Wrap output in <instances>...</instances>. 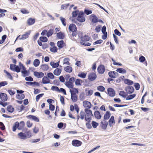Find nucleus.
<instances>
[{
	"label": "nucleus",
	"instance_id": "1",
	"mask_svg": "<svg viewBox=\"0 0 153 153\" xmlns=\"http://www.w3.org/2000/svg\"><path fill=\"white\" fill-rule=\"evenodd\" d=\"M85 111L86 113L85 117V120L86 121L90 122L92 120L91 116H93L92 111L90 109H85Z\"/></svg>",
	"mask_w": 153,
	"mask_h": 153
},
{
	"label": "nucleus",
	"instance_id": "2",
	"mask_svg": "<svg viewBox=\"0 0 153 153\" xmlns=\"http://www.w3.org/2000/svg\"><path fill=\"white\" fill-rule=\"evenodd\" d=\"M76 19L78 21L81 23L85 21L86 19L83 12L82 11L79 12Z\"/></svg>",
	"mask_w": 153,
	"mask_h": 153
},
{
	"label": "nucleus",
	"instance_id": "3",
	"mask_svg": "<svg viewBox=\"0 0 153 153\" xmlns=\"http://www.w3.org/2000/svg\"><path fill=\"white\" fill-rule=\"evenodd\" d=\"M125 90L127 94H131L134 91V88L132 86H128L126 87Z\"/></svg>",
	"mask_w": 153,
	"mask_h": 153
},
{
	"label": "nucleus",
	"instance_id": "4",
	"mask_svg": "<svg viewBox=\"0 0 153 153\" xmlns=\"http://www.w3.org/2000/svg\"><path fill=\"white\" fill-rule=\"evenodd\" d=\"M108 94L111 97L115 96V92L113 89L111 88H108L107 89Z\"/></svg>",
	"mask_w": 153,
	"mask_h": 153
},
{
	"label": "nucleus",
	"instance_id": "5",
	"mask_svg": "<svg viewBox=\"0 0 153 153\" xmlns=\"http://www.w3.org/2000/svg\"><path fill=\"white\" fill-rule=\"evenodd\" d=\"M82 142L77 140H74L72 142V145L74 146H79L82 144Z\"/></svg>",
	"mask_w": 153,
	"mask_h": 153
},
{
	"label": "nucleus",
	"instance_id": "6",
	"mask_svg": "<svg viewBox=\"0 0 153 153\" xmlns=\"http://www.w3.org/2000/svg\"><path fill=\"white\" fill-rule=\"evenodd\" d=\"M98 72L100 74H103L105 71V68L104 65H100L97 68Z\"/></svg>",
	"mask_w": 153,
	"mask_h": 153
},
{
	"label": "nucleus",
	"instance_id": "7",
	"mask_svg": "<svg viewBox=\"0 0 153 153\" xmlns=\"http://www.w3.org/2000/svg\"><path fill=\"white\" fill-rule=\"evenodd\" d=\"M83 105L84 107L86 108V109L90 108L91 104L90 102L87 101H84L83 102Z\"/></svg>",
	"mask_w": 153,
	"mask_h": 153
},
{
	"label": "nucleus",
	"instance_id": "8",
	"mask_svg": "<svg viewBox=\"0 0 153 153\" xmlns=\"http://www.w3.org/2000/svg\"><path fill=\"white\" fill-rule=\"evenodd\" d=\"M0 99L1 101L4 102L7 100V94L3 93H0Z\"/></svg>",
	"mask_w": 153,
	"mask_h": 153
},
{
	"label": "nucleus",
	"instance_id": "9",
	"mask_svg": "<svg viewBox=\"0 0 153 153\" xmlns=\"http://www.w3.org/2000/svg\"><path fill=\"white\" fill-rule=\"evenodd\" d=\"M27 117L28 119H31L36 122H39V118L34 115H30L27 116Z\"/></svg>",
	"mask_w": 153,
	"mask_h": 153
},
{
	"label": "nucleus",
	"instance_id": "10",
	"mask_svg": "<svg viewBox=\"0 0 153 153\" xmlns=\"http://www.w3.org/2000/svg\"><path fill=\"white\" fill-rule=\"evenodd\" d=\"M30 33V31H28L26 32L22 36V37L19 38V39L20 40L25 39L28 37Z\"/></svg>",
	"mask_w": 153,
	"mask_h": 153
},
{
	"label": "nucleus",
	"instance_id": "11",
	"mask_svg": "<svg viewBox=\"0 0 153 153\" xmlns=\"http://www.w3.org/2000/svg\"><path fill=\"white\" fill-rule=\"evenodd\" d=\"M34 75L37 78H40L43 76L44 74L43 72L34 71Z\"/></svg>",
	"mask_w": 153,
	"mask_h": 153
},
{
	"label": "nucleus",
	"instance_id": "12",
	"mask_svg": "<svg viewBox=\"0 0 153 153\" xmlns=\"http://www.w3.org/2000/svg\"><path fill=\"white\" fill-rule=\"evenodd\" d=\"M69 29L70 31L72 32H76L77 30L76 25L73 24H71L69 27Z\"/></svg>",
	"mask_w": 153,
	"mask_h": 153
},
{
	"label": "nucleus",
	"instance_id": "13",
	"mask_svg": "<svg viewBox=\"0 0 153 153\" xmlns=\"http://www.w3.org/2000/svg\"><path fill=\"white\" fill-rule=\"evenodd\" d=\"M97 77L96 74L94 73H92L88 76V79L91 81L95 80Z\"/></svg>",
	"mask_w": 153,
	"mask_h": 153
},
{
	"label": "nucleus",
	"instance_id": "14",
	"mask_svg": "<svg viewBox=\"0 0 153 153\" xmlns=\"http://www.w3.org/2000/svg\"><path fill=\"white\" fill-rule=\"evenodd\" d=\"M101 128L104 130H105L108 124V122L105 120L102 121L101 122Z\"/></svg>",
	"mask_w": 153,
	"mask_h": 153
},
{
	"label": "nucleus",
	"instance_id": "15",
	"mask_svg": "<svg viewBox=\"0 0 153 153\" xmlns=\"http://www.w3.org/2000/svg\"><path fill=\"white\" fill-rule=\"evenodd\" d=\"M64 42L63 40L58 41L57 43V45L59 49L62 48L64 47Z\"/></svg>",
	"mask_w": 153,
	"mask_h": 153
},
{
	"label": "nucleus",
	"instance_id": "16",
	"mask_svg": "<svg viewBox=\"0 0 153 153\" xmlns=\"http://www.w3.org/2000/svg\"><path fill=\"white\" fill-rule=\"evenodd\" d=\"M56 36L59 39H63L65 37V35L63 32L60 31L57 33Z\"/></svg>",
	"mask_w": 153,
	"mask_h": 153
},
{
	"label": "nucleus",
	"instance_id": "17",
	"mask_svg": "<svg viewBox=\"0 0 153 153\" xmlns=\"http://www.w3.org/2000/svg\"><path fill=\"white\" fill-rule=\"evenodd\" d=\"M93 18L91 19V22L93 23L98 22V18L94 14H92L90 16Z\"/></svg>",
	"mask_w": 153,
	"mask_h": 153
},
{
	"label": "nucleus",
	"instance_id": "18",
	"mask_svg": "<svg viewBox=\"0 0 153 153\" xmlns=\"http://www.w3.org/2000/svg\"><path fill=\"white\" fill-rule=\"evenodd\" d=\"M81 40L80 42H85L88 41L90 39V37L87 35H85L84 36H82L81 37Z\"/></svg>",
	"mask_w": 153,
	"mask_h": 153
},
{
	"label": "nucleus",
	"instance_id": "19",
	"mask_svg": "<svg viewBox=\"0 0 153 153\" xmlns=\"http://www.w3.org/2000/svg\"><path fill=\"white\" fill-rule=\"evenodd\" d=\"M18 135L19 138L21 139L25 140L27 138L26 135L22 132L18 133Z\"/></svg>",
	"mask_w": 153,
	"mask_h": 153
},
{
	"label": "nucleus",
	"instance_id": "20",
	"mask_svg": "<svg viewBox=\"0 0 153 153\" xmlns=\"http://www.w3.org/2000/svg\"><path fill=\"white\" fill-rule=\"evenodd\" d=\"M114 117L113 116H112L109 120L108 125L111 127L112 126V124L113 123H115V121L114 120Z\"/></svg>",
	"mask_w": 153,
	"mask_h": 153
},
{
	"label": "nucleus",
	"instance_id": "21",
	"mask_svg": "<svg viewBox=\"0 0 153 153\" xmlns=\"http://www.w3.org/2000/svg\"><path fill=\"white\" fill-rule=\"evenodd\" d=\"M94 115L95 117L98 119H100L101 117V115L100 112L98 111H96L94 112Z\"/></svg>",
	"mask_w": 153,
	"mask_h": 153
},
{
	"label": "nucleus",
	"instance_id": "22",
	"mask_svg": "<svg viewBox=\"0 0 153 153\" xmlns=\"http://www.w3.org/2000/svg\"><path fill=\"white\" fill-rule=\"evenodd\" d=\"M60 61H59L56 63H54L53 62H51L50 63V65L53 68H56L59 65Z\"/></svg>",
	"mask_w": 153,
	"mask_h": 153
},
{
	"label": "nucleus",
	"instance_id": "23",
	"mask_svg": "<svg viewBox=\"0 0 153 153\" xmlns=\"http://www.w3.org/2000/svg\"><path fill=\"white\" fill-rule=\"evenodd\" d=\"M111 116V113L109 111H107L105 112V114L104 116V120H108L109 119Z\"/></svg>",
	"mask_w": 153,
	"mask_h": 153
},
{
	"label": "nucleus",
	"instance_id": "24",
	"mask_svg": "<svg viewBox=\"0 0 153 153\" xmlns=\"http://www.w3.org/2000/svg\"><path fill=\"white\" fill-rule=\"evenodd\" d=\"M42 82L44 84H48L50 83V80L47 77L44 76L42 79Z\"/></svg>",
	"mask_w": 153,
	"mask_h": 153
},
{
	"label": "nucleus",
	"instance_id": "25",
	"mask_svg": "<svg viewBox=\"0 0 153 153\" xmlns=\"http://www.w3.org/2000/svg\"><path fill=\"white\" fill-rule=\"evenodd\" d=\"M25 84L31 86L36 85L37 86H39V84L36 81L31 82H26Z\"/></svg>",
	"mask_w": 153,
	"mask_h": 153
},
{
	"label": "nucleus",
	"instance_id": "26",
	"mask_svg": "<svg viewBox=\"0 0 153 153\" xmlns=\"http://www.w3.org/2000/svg\"><path fill=\"white\" fill-rule=\"evenodd\" d=\"M61 71V69L59 68H57L54 71L53 74L55 75L59 76L60 74Z\"/></svg>",
	"mask_w": 153,
	"mask_h": 153
},
{
	"label": "nucleus",
	"instance_id": "27",
	"mask_svg": "<svg viewBox=\"0 0 153 153\" xmlns=\"http://www.w3.org/2000/svg\"><path fill=\"white\" fill-rule=\"evenodd\" d=\"M71 99L74 102H76L78 100V96L76 95L71 94Z\"/></svg>",
	"mask_w": 153,
	"mask_h": 153
},
{
	"label": "nucleus",
	"instance_id": "28",
	"mask_svg": "<svg viewBox=\"0 0 153 153\" xmlns=\"http://www.w3.org/2000/svg\"><path fill=\"white\" fill-rule=\"evenodd\" d=\"M27 24L29 25H31L33 24L35 22V20L32 18H29L27 21Z\"/></svg>",
	"mask_w": 153,
	"mask_h": 153
},
{
	"label": "nucleus",
	"instance_id": "29",
	"mask_svg": "<svg viewBox=\"0 0 153 153\" xmlns=\"http://www.w3.org/2000/svg\"><path fill=\"white\" fill-rule=\"evenodd\" d=\"M65 85L68 88H74L73 83L68 82V81H66L65 82Z\"/></svg>",
	"mask_w": 153,
	"mask_h": 153
},
{
	"label": "nucleus",
	"instance_id": "30",
	"mask_svg": "<svg viewBox=\"0 0 153 153\" xmlns=\"http://www.w3.org/2000/svg\"><path fill=\"white\" fill-rule=\"evenodd\" d=\"M41 68L42 69L43 71H46L49 69V66L48 65L46 64H42L40 66Z\"/></svg>",
	"mask_w": 153,
	"mask_h": 153
},
{
	"label": "nucleus",
	"instance_id": "31",
	"mask_svg": "<svg viewBox=\"0 0 153 153\" xmlns=\"http://www.w3.org/2000/svg\"><path fill=\"white\" fill-rule=\"evenodd\" d=\"M73 89L72 90L70 89V92L71 93V94H73L76 95L77 94H78V89L75 88H72Z\"/></svg>",
	"mask_w": 153,
	"mask_h": 153
},
{
	"label": "nucleus",
	"instance_id": "32",
	"mask_svg": "<svg viewBox=\"0 0 153 153\" xmlns=\"http://www.w3.org/2000/svg\"><path fill=\"white\" fill-rule=\"evenodd\" d=\"M19 126V123L18 122H16L13 127V131H16L17 128L18 129Z\"/></svg>",
	"mask_w": 153,
	"mask_h": 153
},
{
	"label": "nucleus",
	"instance_id": "33",
	"mask_svg": "<svg viewBox=\"0 0 153 153\" xmlns=\"http://www.w3.org/2000/svg\"><path fill=\"white\" fill-rule=\"evenodd\" d=\"M64 70L67 72L71 73L72 71V68L70 66H68L64 68Z\"/></svg>",
	"mask_w": 153,
	"mask_h": 153
},
{
	"label": "nucleus",
	"instance_id": "34",
	"mask_svg": "<svg viewBox=\"0 0 153 153\" xmlns=\"http://www.w3.org/2000/svg\"><path fill=\"white\" fill-rule=\"evenodd\" d=\"M124 82L125 84L128 85H132L133 83V82L130 79H126L124 80Z\"/></svg>",
	"mask_w": 153,
	"mask_h": 153
},
{
	"label": "nucleus",
	"instance_id": "35",
	"mask_svg": "<svg viewBox=\"0 0 153 153\" xmlns=\"http://www.w3.org/2000/svg\"><path fill=\"white\" fill-rule=\"evenodd\" d=\"M116 71L121 74H126V70L123 68H118Z\"/></svg>",
	"mask_w": 153,
	"mask_h": 153
},
{
	"label": "nucleus",
	"instance_id": "36",
	"mask_svg": "<svg viewBox=\"0 0 153 153\" xmlns=\"http://www.w3.org/2000/svg\"><path fill=\"white\" fill-rule=\"evenodd\" d=\"M54 29H51L48 31H47L46 35L48 37L51 36L53 33Z\"/></svg>",
	"mask_w": 153,
	"mask_h": 153
},
{
	"label": "nucleus",
	"instance_id": "37",
	"mask_svg": "<svg viewBox=\"0 0 153 153\" xmlns=\"http://www.w3.org/2000/svg\"><path fill=\"white\" fill-rule=\"evenodd\" d=\"M7 109V111L10 113H12L14 111V108L11 105L8 106Z\"/></svg>",
	"mask_w": 153,
	"mask_h": 153
},
{
	"label": "nucleus",
	"instance_id": "38",
	"mask_svg": "<svg viewBox=\"0 0 153 153\" xmlns=\"http://www.w3.org/2000/svg\"><path fill=\"white\" fill-rule=\"evenodd\" d=\"M40 61L38 59H36L33 62L34 66L35 67H38L39 65Z\"/></svg>",
	"mask_w": 153,
	"mask_h": 153
},
{
	"label": "nucleus",
	"instance_id": "39",
	"mask_svg": "<svg viewBox=\"0 0 153 153\" xmlns=\"http://www.w3.org/2000/svg\"><path fill=\"white\" fill-rule=\"evenodd\" d=\"M21 68L19 66L16 65L15 66L14 69H13V71L16 72L17 73H19L21 71Z\"/></svg>",
	"mask_w": 153,
	"mask_h": 153
},
{
	"label": "nucleus",
	"instance_id": "40",
	"mask_svg": "<svg viewBox=\"0 0 153 153\" xmlns=\"http://www.w3.org/2000/svg\"><path fill=\"white\" fill-rule=\"evenodd\" d=\"M22 73L23 74V76L25 77L26 76H28L29 75V71L25 70V71H21Z\"/></svg>",
	"mask_w": 153,
	"mask_h": 153
},
{
	"label": "nucleus",
	"instance_id": "41",
	"mask_svg": "<svg viewBox=\"0 0 153 153\" xmlns=\"http://www.w3.org/2000/svg\"><path fill=\"white\" fill-rule=\"evenodd\" d=\"M25 123L24 121H22L20 122L19 124V126L18 128L19 130L22 129L25 126Z\"/></svg>",
	"mask_w": 153,
	"mask_h": 153
},
{
	"label": "nucleus",
	"instance_id": "42",
	"mask_svg": "<svg viewBox=\"0 0 153 153\" xmlns=\"http://www.w3.org/2000/svg\"><path fill=\"white\" fill-rule=\"evenodd\" d=\"M136 96V94H130L126 98V100H131L134 98Z\"/></svg>",
	"mask_w": 153,
	"mask_h": 153
},
{
	"label": "nucleus",
	"instance_id": "43",
	"mask_svg": "<svg viewBox=\"0 0 153 153\" xmlns=\"http://www.w3.org/2000/svg\"><path fill=\"white\" fill-rule=\"evenodd\" d=\"M84 14H85L87 15H88L92 13V11L91 10H88L87 9L85 8L84 11Z\"/></svg>",
	"mask_w": 153,
	"mask_h": 153
},
{
	"label": "nucleus",
	"instance_id": "44",
	"mask_svg": "<svg viewBox=\"0 0 153 153\" xmlns=\"http://www.w3.org/2000/svg\"><path fill=\"white\" fill-rule=\"evenodd\" d=\"M16 97L19 100H22L24 98L25 96L24 94H17Z\"/></svg>",
	"mask_w": 153,
	"mask_h": 153
},
{
	"label": "nucleus",
	"instance_id": "45",
	"mask_svg": "<svg viewBox=\"0 0 153 153\" xmlns=\"http://www.w3.org/2000/svg\"><path fill=\"white\" fill-rule=\"evenodd\" d=\"M79 11L78 10H76L74 11H73L72 13V16L73 17H75L78 15L79 13Z\"/></svg>",
	"mask_w": 153,
	"mask_h": 153
},
{
	"label": "nucleus",
	"instance_id": "46",
	"mask_svg": "<svg viewBox=\"0 0 153 153\" xmlns=\"http://www.w3.org/2000/svg\"><path fill=\"white\" fill-rule=\"evenodd\" d=\"M119 95L124 98H126L127 95L126 93L124 91H120Z\"/></svg>",
	"mask_w": 153,
	"mask_h": 153
},
{
	"label": "nucleus",
	"instance_id": "47",
	"mask_svg": "<svg viewBox=\"0 0 153 153\" xmlns=\"http://www.w3.org/2000/svg\"><path fill=\"white\" fill-rule=\"evenodd\" d=\"M48 78H50L51 79H54L55 76L51 72H49L47 74Z\"/></svg>",
	"mask_w": 153,
	"mask_h": 153
},
{
	"label": "nucleus",
	"instance_id": "48",
	"mask_svg": "<svg viewBox=\"0 0 153 153\" xmlns=\"http://www.w3.org/2000/svg\"><path fill=\"white\" fill-rule=\"evenodd\" d=\"M40 41L43 42H46L48 40L47 38L45 36H41L39 38Z\"/></svg>",
	"mask_w": 153,
	"mask_h": 153
},
{
	"label": "nucleus",
	"instance_id": "49",
	"mask_svg": "<svg viewBox=\"0 0 153 153\" xmlns=\"http://www.w3.org/2000/svg\"><path fill=\"white\" fill-rule=\"evenodd\" d=\"M70 59L68 58H66L64 59H63V64H66L68 65H70V63L69 62Z\"/></svg>",
	"mask_w": 153,
	"mask_h": 153
},
{
	"label": "nucleus",
	"instance_id": "50",
	"mask_svg": "<svg viewBox=\"0 0 153 153\" xmlns=\"http://www.w3.org/2000/svg\"><path fill=\"white\" fill-rule=\"evenodd\" d=\"M58 49L56 46L50 48V51L52 52L55 53L57 51Z\"/></svg>",
	"mask_w": 153,
	"mask_h": 153
},
{
	"label": "nucleus",
	"instance_id": "51",
	"mask_svg": "<svg viewBox=\"0 0 153 153\" xmlns=\"http://www.w3.org/2000/svg\"><path fill=\"white\" fill-rule=\"evenodd\" d=\"M4 72L8 76V78L10 80H13V78L11 74L6 70H4Z\"/></svg>",
	"mask_w": 153,
	"mask_h": 153
},
{
	"label": "nucleus",
	"instance_id": "52",
	"mask_svg": "<svg viewBox=\"0 0 153 153\" xmlns=\"http://www.w3.org/2000/svg\"><path fill=\"white\" fill-rule=\"evenodd\" d=\"M91 125L94 128H96L98 126L99 123L95 121H92L91 122Z\"/></svg>",
	"mask_w": 153,
	"mask_h": 153
},
{
	"label": "nucleus",
	"instance_id": "53",
	"mask_svg": "<svg viewBox=\"0 0 153 153\" xmlns=\"http://www.w3.org/2000/svg\"><path fill=\"white\" fill-rule=\"evenodd\" d=\"M97 89L98 91L101 92L105 90L104 87L102 85H100L98 86Z\"/></svg>",
	"mask_w": 153,
	"mask_h": 153
},
{
	"label": "nucleus",
	"instance_id": "54",
	"mask_svg": "<svg viewBox=\"0 0 153 153\" xmlns=\"http://www.w3.org/2000/svg\"><path fill=\"white\" fill-rule=\"evenodd\" d=\"M60 20L61 21V22L62 24V25L65 26L66 25V23L65 22L66 19L65 18L61 17H60Z\"/></svg>",
	"mask_w": 153,
	"mask_h": 153
},
{
	"label": "nucleus",
	"instance_id": "55",
	"mask_svg": "<svg viewBox=\"0 0 153 153\" xmlns=\"http://www.w3.org/2000/svg\"><path fill=\"white\" fill-rule=\"evenodd\" d=\"M86 74L84 72H82L78 74V76L80 77L84 78L86 77Z\"/></svg>",
	"mask_w": 153,
	"mask_h": 153
},
{
	"label": "nucleus",
	"instance_id": "56",
	"mask_svg": "<svg viewBox=\"0 0 153 153\" xmlns=\"http://www.w3.org/2000/svg\"><path fill=\"white\" fill-rule=\"evenodd\" d=\"M51 90L57 92L59 91V88L58 87L55 86H52L51 88Z\"/></svg>",
	"mask_w": 153,
	"mask_h": 153
},
{
	"label": "nucleus",
	"instance_id": "57",
	"mask_svg": "<svg viewBox=\"0 0 153 153\" xmlns=\"http://www.w3.org/2000/svg\"><path fill=\"white\" fill-rule=\"evenodd\" d=\"M81 80L80 79H77L76 80L75 84L76 85H81Z\"/></svg>",
	"mask_w": 153,
	"mask_h": 153
},
{
	"label": "nucleus",
	"instance_id": "58",
	"mask_svg": "<svg viewBox=\"0 0 153 153\" xmlns=\"http://www.w3.org/2000/svg\"><path fill=\"white\" fill-rule=\"evenodd\" d=\"M44 95V94L42 93L40 94L39 95H38L36 96V102L38 101L39 99L42 97L43 95Z\"/></svg>",
	"mask_w": 153,
	"mask_h": 153
},
{
	"label": "nucleus",
	"instance_id": "59",
	"mask_svg": "<svg viewBox=\"0 0 153 153\" xmlns=\"http://www.w3.org/2000/svg\"><path fill=\"white\" fill-rule=\"evenodd\" d=\"M25 80L29 82H32L33 80V79L31 76L26 77L25 78Z\"/></svg>",
	"mask_w": 153,
	"mask_h": 153
},
{
	"label": "nucleus",
	"instance_id": "60",
	"mask_svg": "<svg viewBox=\"0 0 153 153\" xmlns=\"http://www.w3.org/2000/svg\"><path fill=\"white\" fill-rule=\"evenodd\" d=\"M69 5V4H63L61 6V8L62 9H66Z\"/></svg>",
	"mask_w": 153,
	"mask_h": 153
},
{
	"label": "nucleus",
	"instance_id": "61",
	"mask_svg": "<svg viewBox=\"0 0 153 153\" xmlns=\"http://www.w3.org/2000/svg\"><path fill=\"white\" fill-rule=\"evenodd\" d=\"M7 84V81H2L0 82V88L2 86H4Z\"/></svg>",
	"mask_w": 153,
	"mask_h": 153
},
{
	"label": "nucleus",
	"instance_id": "62",
	"mask_svg": "<svg viewBox=\"0 0 153 153\" xmlns=\"http://www.w3.org/2000/svg\"><path fill=\"white\" fill-rule=\"evenodd\" d=\"M21 12L24 14H27L29 13V12L25 9H22L21 10Z\"/></svg>",
	"mask_w": 153,
	"mask_h": 153
},
{
	"label": "nucleus",
	"instance_id": "63",
	"mask_svg": "<svg viewBox=\"0 0 153 153\" xmlns=\"http://www.w3.org/2000/svg\"><path fill=\"white\" fill-rule=\"evenodd\" d=\"M139 60L140 62H143L146 60V59L144 56H142L140 57Z\"/></svg>",
	"mask_w": 153,
	"mask_h": 153
},
{
	"label": "nucleus",
	"instance_id": "64",
	"mask_svg": "<svg viewBox=\"0 0 153 153\" xmlns=\"http://www.w3.org/2000/svg\"><path fill=\"white\" fill-rule=\"evenodd\" d=\"M80 118L82 120H83L84 119L85 113L83 111H81L80 112Z\"/></svg>",
	"mask_w": 153,
	"mask_h": 153
}]
</instances>
